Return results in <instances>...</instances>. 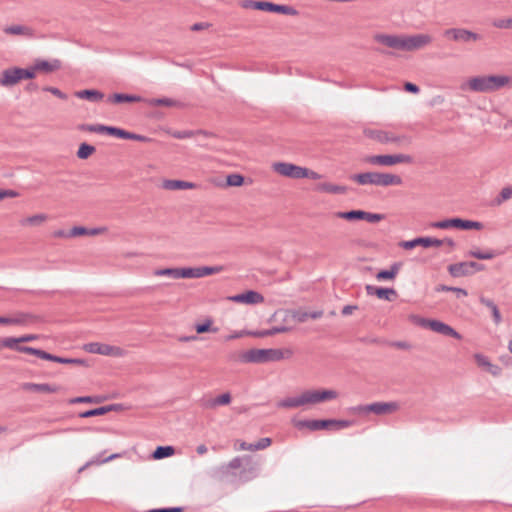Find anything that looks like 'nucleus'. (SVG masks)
<instances>
[{"label":"nucleus","instance_id":"nucleus-10","mask_svg":"<svg viewBox=\"0 0 512 512\" xmlns=\"http://www.w3.org/2000/svg\"><path fill=\"white\" fill-rule=\"evenodd\" d=\"M370 137L380 143H394L397 146H408L412 143V138L408 135H397L384 130L371 131Z\"/></svg>","mask_w":512,"mask_h":512},{"label":"nucleus","instance_id":"nucleus-55","mask_svg":"<svg viewBox=\"0 0 512 512\" xmlns=\"http://www.w3.org/2000/svg\"><path fill=\"white\" fill-rule=\"evenodd\" d=\"M47 216L45 214H36L25 219V223L30 225H38L45 221Z\"/></svg>","mask_w":512,"mask_h":512},{"label":"nucleus","instance_id":"nucleus-29","mask_svg":"<svg viewBox=\"0 0 512 512\" xmlns=\"http://www.w3.org/2000/svg\"><path fill=\"white\" fill-rule=\"evenodd\" d=\"M75 96L79 99H85L90 102H98L104 98V94L96 89H84L77 91Z\"/></svg>","mask_w":512,"mask_h":512},{"label":"nucleus","instance_id":"nucleus-59","mask_svg":"<svg viewBox=\"0 0 512 512\" xmlns=\"http://www.w3.org/2000/svg\"><path fill=\"white\" fill-rule=\"evenodd\" d=\"M43 91L50 92L51 94H53L54 96H56L62 100L67 99V95L56 87L46 86L43 88Z\"/></svg>","mask_w":512,"mask_h":512},{"label":"nucleus","instance_id":"nucleus-53","mask_svg":"<svg viewBox=\"0 0 512 512\" xmlns=\"http://www.w3.org/2000/svg\"><path fill=\"white\" fill-rule=\"evenodd\" d=\"M88 234V228L84 226H74L70 229L69 233L67 234L68 237H77L82 235Z\"/></svg>","mask_w":512,"mask_h":512},{"label":"nucleus","instance_id":"nucleus-18","mask_svg":"<svg viewBox=\"0 0 512 512\" xmlns=\"http://www.w3.org/2000/svg\"><path fill=\"white\" fill-rule=\"evenodd\" d=\"M432 41L431 36L428 34H416L403 38V50L412 51L419 49Z\"/></svg>","mask_w":512,"mask_h":512},{"label":"nucleus","instance_id":"nucleus-9","mask_svg":"<svg viewBox=\"0 0 512 512\" xmlns=\"http://www.w3.org/2000/svg\"><path fill=\"white\" fill-rule=\"evenodd\" d=\"M417 323L420 326L424 328H429L432 331L439 333L441 335L453 337L458 340L462 338L461 334L457 332L453 327L440 320L419 318L417 320Z\"/></svg>","mask_w":512,"mask_h":512},{"label":"nucleus","instance_id":"nucleus-38","mask_svg":"<svg viewBox=\"0 0 512 512\" xmlns=\"http://www.w3.org/2000/svg\"><path fill=\"white\" fill-rule=\"evenodd\" d=\"M156 276H167L174 279L183 278L182 268H161L154 271Z\"/></svg>","mask_w":512,"mask_h":512},{"label":"nucleus","instance_id":"nucleus-1","mask_svg":"<svg viewBox=\"0 0 512 512\" xmlns=\"http://www.w3.org/2000/svg\"><path fill=\"white\" fill-rule=\"evenodd\" d=\"M337 398L335 390H305L300 395L287 397L277 403L279 408H297L307 404H317Z\"/></svg>","mask_w":512,"mask_h":512},{"label":"nucleus","instance_id":"nucleus-35","mask_svg":"<svg viewBox=\"0 0 512 512\" xmlns=\"http://www.w3.org/2000/svg\"><path fill=\"white\" fill-rule=\"evenodd\" d=\"M163 186L169 190H183L191 189L195 187V184L183 180H165Z\"/></svg>","mask_w":512,"mask_h":512},{"label":"nucleus","instance_id":"nucleus-24","mask_svg":"<svg viewBox=\"0 0 512 512\" xmlns=\"http://www.w3.org/2000/svg\"><path fill=\"white\" fill-rule=\"evenodd\" d=\"M25 391L41 392V393H55L59 390V386L51 385L48 383H32L25 382L21 385Z\"/></svg>","mask_w":512,"mask_h":512},{"label":"nucleus","instance_id":"nucleus-31","mask_svg":"<svg viewBox=\"0 0 512 512\" xmlns=\"http://www.w3.org/2000/svg\"><path fill=\"white\" fill-rule=\"evenodd\" d=\"M316 190L319 192H325L330 194H345L348 190L346 186L336 185L328 182L319 183L316 186Z\"/></svg>","mask_w":512,"mask_h":512},{"label":"nucleus","instance_id":"nucleus-43","mask_svg":"<svg viewBox=\"0 0 512 512\" xmlns=\"http://www.w3.org/2000/svg\"><path fill=\"white\" fill-rule=\"evenodd\" d=\"M106 399V397L103 396H78L75 398L70 399L71 404L76 403H101Z\"/></svg>","mask_w":512,"mask_h":512},{"label":"nucleus","instance_id":"nucleus-5","mask_svg":"<svg viewBox=\"0 0 512 512\" xmlns=\"http://www.w3.org/2000/svg\"><path fill=\"white\" fill-rule=\"evenodd\" d=\"M245 363H268L284 359V351L278 348L250 349L241 355Z\"/></svg>","mask_w":512,"mask_h":512},{"label":"nucleus","instance_id":"nucleus-22","mask_svg":"<svg viewBox=\"0 0 512 512\" xmlns=\"http://www.w3.org/2000/svg\"><path fill=\"white\" fill-rule=\"evenodd\" d=\"M374 39L389 48L403 50V38L397 35L376 34Z\"/></svg>","mask_w":512,"mask_h":512},{"label":"nucleus","instance_id":"nucleus-47","mask_svg":"<svg viewBox=\"0 0 512 512\" xmlns=\"http://www.w3.org/2000/svg\"><path fill=\"white\" fill-rule=\"evenodd\" d=\"M101 415H105L104 406L89 409V410L79 413L80 418H90V417L101 416Z\"/></svg>","mask_w":512,"mask_h":512},{"label":"nucleus","instance_id":"nucleus-54","mask_svg":"<svg viewBox=\"0 0 512 512\" xmlns=\"http://www.w3.org/2000/svg\"><path fill=\"white\" fill-rule=\"evenodd\" d=\"M383 218H384L383 214L371 213V212L364 211V216H363L362 220H366L370 223H376V222L381 221Z\"/></svg>","mask_w":512,"mask_h":512},{"label":"nucleus","instance_id":"nucleus-23","mask_svg":"<svg viewBox=\"0 0 512 512\" xmlns=\"http://www.w3.org/2000/svg\"><path fill=\"white\" fill-rule=\"evenodd\" d=\"M474 359L478 366L486 369L493 376H500L502 373V369L500 366L493 364L487 356L481 353H476L474 355Z\"/></svg>","mask_w":512,"mask_h":512},{"label":"nucleus","instance_id":"nucleus-4","mask_svg":"<svg viewBox=\"0 0 512 512\" xmlns=\"http://www.w3.org/2000/svg\"><path fill=\"white\" fill-rule=\"evenodd\" d=\"M510 82V77L505 75L478 76L470 79L469 87L476 92H492L498 90Z\"/></svg>","mask_w":512,"mask_h":512},{"label":"nucleus","instance_id":"nucleus-64","mask_svg":"<svg viewBox=\"0 0 512 512\" xmlns=\"http://www.w3.org/2000/svg\"><path fill=\"white\" fill-rule=\"evenodd\" d=\"M404 90L409 93L417 94L419 93L420 88L412 82H406L404 84Z\"/></svg>","mask_w":512,"mask_h":512},{"label":"nucleus","instance_id":"nucleus-30","mask_svg":"<svg viewBox=\"0 0 512 512\" xmlns=\"http://www.w3.org/2000/svg\"><path fill=\"white\" fill-rule=\"evenodd\" d=\"M145 102L149 105V106H166V107H183V103L178 101V100H174L172 98H167V97H162V98H151V99H147L145 100Z\"/></svg>","mask_w":512,"mask_h":512},{"label":"nucleus","instance_id":"nucleus-60","mask_svg":"<svg viewBox=\"0 0 512 512\" xmlns=\"http://www.w3.org/2000/svg\"><path fill=\"white\" fill-rule=\"evenodd\" d=\"M15 350L18 351V352H21V353L35 355L37 357H39L40 351H41V349L34 348V347H31V346L16 347Z\"/></svg>","mask_w":512,"mask_h":512},{"label":"nucleus","instance_id":"nucleus-63","mask_svg":"<svg viewBox=\"0 0 512 512\" xmlns=\"http://www.w3.org/2000/svg\"><path fill=\"white\" fill-rule=\"evenodd\" d=\"M18 196V192H16L15 190H11V189H0V200H3L5 198H8V197H16Z\"/></svg>","mask_w":512,"mask_h":512},{"label":"nucleus","instance_id":"nucleus-34","mask_svg":"<svg viewBox=\"0 0 512 512\" xmlns=\"http://www.w3.org/2000/svg\"><path fill=\"white\" fill-rule=\"evenodd\" d=\"M334 216L347 221H359L363 219L364 210L338 211L334 213Z\"/></svg>","mask_w":512,"mask_h":512},{"label":"nucleus","instance_id":"nucleus-42","mask_svg":"<svg viewBox=\"0 0 512 512\" xmlns=\"http://www.w3.org/2000/svg\"><path fill=\"white\" fill-rule=\"evenodd\" d=\"M95 150L96 149L93 145L83 142L79 145L76 155L79 159L84 160L89 158L95 152Z\"/></svg>","mask_w":512,"mask_h":512},{"label":"nucleus","instance_id":"nucleus-21","mask_svg":"<svg viewBox=\"0 0 512 512\" xmlns=\"http://www.w3.org/2000/svg\"><path fill=\"white\" fill-rule=\"evenodd\" d=\"M367 409L370 410L371 413L376 415H382L386 413H391L397 411L399 409V403L396 401L391 402H373L367 404Z\"/></svg>","mask_w":512,"mask_h":512},{"label":"nucleus","instance_id":"nucleus-36","mask_svg":"<svg viewBox=\"0 0 512 512\" xmlns=\"http://www.w3.org/2000/svg\"><path fill=\"white\" fill-rule=\"evenodd\" d=\"M497 255H499V253L494 250L481 251L478 248L471 249L466 253V256L473 257L479 260H490Z\"/></svg>","mask_w":512,"mask_h":512},{"label":"nucleus","instance_id":"nucleus-37","mask_svg":"<svg viewBox=\"0 0 512 512\" xmlns=\"http://www.w3.org/2000/svg\"><path fill=\"white\" fill-rule=\"evenodd\" d=\"M479 301L481 304L485 305L486 307H488L491 310L494 322L496 324H499L501 322L502 318H501L500 311H499L497 305L494 303V301L491 299H488L484 296H481L479 298Z\"/></svg>","mask_w":512,"mask_h":512},{"label":"nucleus","instance_id":"nucleus-32","mask_svg":"<svg viewBox=\"0 0 512 512\" xmlns=\"http://www.w3.org/2000/svg\"><path fill=\"white\" fill-rule=\"evenodd\" d=\"M38 339V335L36 334H26L20 337H7L6 343L9 345L10 349H16V347H24L20 345V343L31 342Z\"/></svg>","mask_w":512,"mask_h":512},{"label":"nucleus","instance_id":"nucleus-3","mask_svg":"<svg viewBox=\"0 0 512 512\" xmlns=\"http://www.w3.org/2000/svg\"><path fill=\"white\" fill-rule=\"evenodd\" d=\"M292 423L298 430L307 428L311 431L317 430H341L352 425V421L338 419H293Z\"/></svg>","mask_w":512,"mask_h":512},{"label":"nucleus","instance_id":"nucleus-57","mask_svg":"<svg viewBox=\"0 0 512 512\" xmlns=\"http://www.w3.org/2000/svg\"><path fill=\"white\" fill-rule=\"evenodd\" d=\"M21 72H22L23 80H26V79H33V78H35L37 71H36L35 66L33 64V65L28 66L26 68H21Z\"/></svg>","mask_w":512,"mask_h":512},{"label":"nucleus","instance_id":"nucleus-50","mask_svg":"<svg viewBox=\"0 0 512 512\" xmlns=\"http://www.w3.org/2000/svg\"><path fill=\"white\" fill-rule=\"evenodd\" d=\"M322 316H323V311L322 310H317V311H312V312H304V313L300 314L297 319H298L299 322H304L308 318L319 319Z\"/></svg>","mask_w":512,"mask_h":512},{"label":"nucleus","instance_id":"nucleus-15","mask_svg":"<svg viewBox=\"0 0 512 512\" xmlns=\"http://www.w3.org/2000/svg\"><path fill=\"white\" fill-rule=\"evenodd\" d=\"M85 350L89 353L105 355V356H118L121 349L116 346L103 344L99 342H90L85 344Z\"/></svg>","mask_w":512,"mask_h":512},{"label":"nucleus","instance_id":"nucleus-2","mask_svg":"<svg viewBox=\"0 0 512 512\" xmlns=\"http://www.w3.org/2000/svg\"><path fill=\"white\" fill-rule=\"evenodd\" d=\"M352 181L357 182L359 185H376V186H390L401 185L402 178L395 174L379 173V172H364L350 175Z\"/></svg>","mask_w":512,"mask_h":512},{"label":"nucleus","instance_id":"nucleus-48","mask_svg":"<svg viewBox=\"0 0 512 512\" xmlns=\"http://www.w3.org/2000/svg\"><path fill=\"white\" fill-rule=\"evenodd\" d=\"M241 458L240 457H234L232 460H230L227 464L222 465L220 468V471L222 473H226L230 469H238L241 466Z\"/></svg>","mask_w":512,"mask_h":512},{"label":"nucleus","instance_id":"nucleus-45","mask_svg":"<svg viewBox=\"0 0 512 512\" xmlns=\"http://www.w3.org/2000/svg\"><path fill=\"white\" fill-rule=\"evenodd\" d=\"M512 197V186H507L502 188L498 196L495 198L494 203L496 205H500L504 201L510 199Z\"/></svg>","mask_w":512,"mask_h":512},{"label":"nucleus","instance_id":"nucleus-39","mask_svg":"<svg viewBox=\"0 0 512 512\" xmlns=\"http://www.w3.org/2000/svg\"><path fill=\"white\" fill-rule=\"evenodd\" d=\"M175 448L173 446L167 445V446H158L152 453V457L154 459H164L167 457H170L174 454Z\"/></svg>","mask_w":512,"mask_h":512},{"label":"nucleus","instance_id":"nucleus-56","mask_svg":"<svg viewBox=\"0 0 512 512\" xmlns=\"http://www.w3.org/2000/svg\"><path fill=\"white\" fill-rule=\"evenodd\" d=\"M271 443H272L271 438L264 437V438H261L260 440H258L257 442L253 443V448L255 449V451L263 450V449L269 447L271 445Z\"/></svg>","mask_w":512,"mask_h":512},{"label":"nucleus","instance_id":"nucleus-62","mask_svg":"<svg viewBox=\"0 0 512 512\" xmlns=\"http://www.w3.org/2000/svg\"><path fill=\"white\" fill-rule=\"evenodd\" d=\"M31 317L32 316L28 313H20L15 317H11L13 320H17V322H13L12 324H14V325L23 324Z\"/></svg>","mask_w":512,"mask_h":512},{"label":"nucleus","instance_id":"nucleus-49","mask_svg":"<svg viewBox=\"0 0 512 512\" xmlns=\"http://www.w3.org/2000/svg\"><path fill=\"white\" fill-rule=\"evenodd\" d=\"M106 134L119 139H124L126 135V130L115 126H107Z\"/></svg>","mask_w":512,"mask_h":512},{"label":"nucleus","instance_id":"nucleus-7","mask_svg":"<svg viewBox=\"0 0 512 512\" xmlns=\"http://www.w3.org/2000/svg\"><path fill=\"white\" fill-rule=\"evenodd\" d=\"M431 226L433 228L438 229H450V228H456L460 230H480L483 228V224L479 221H473V220H467L462 218H447L444 220L436 221L431 223Z\"/></svg>","mask_w":512,"mask_h":512},{"label":"nucleus","instance_id":"nucleus-16","mask_svg":"<svg viewBox=\"0 0 512 512\" xmlns=\"http://www.w3.org/2000/svg\"><path fill=\"white\" fill-rule=\"evenodd\" d=\"M419 245L424 248H429L432 246L439 247L442 245V241H440V239H438V238H433V237L427 236V237H416L414 239L402 241L400 243V246L406 250L413 249Z\"/></svg>","mask_w":512,"mask_h":512},{"label":"nucleus","instance_id":"nucleus-26","mask_svg":"<svg viewBox=\"0 0 512 512\" xmlns=\"http://www.w3.org/2000/svg\"><path fill=\"white\" fill-rule=\"evenodd\" d=\"M290 330H291L290 327L281 325V326H274V327H271L269 329H264V330L248 331L247 335H250L253 337H258V338H263V337L272 336V335H275L278 333L288 332Z\"/></svg>","mask_w":512,"mask_h":512},{"label":"nucleus","instance_id":"nucleus-46","mask_svg":"<svg viewBox=\"0 0 512 512\" xmlns=\"http://www.w3.org/2000/svg\"><path fill=\"white\" fill-rule=\"evenodd\" d=\"M80 129L89 132L106 134L107 126L103 124H82Z\"/></svg>","mask_w":512,"mask_h":512},{"label":"nucleus","instance_id":"nucleus-52","mask_svg":"<svg viewBox=\"0 0 512 512\" xmlns=\"http://www.w3.org/2000/svg\"><path fill=\"white\" fill-rule=\"evenodd\" d=\"M57 363L60 364H77V365H87V362L81 358H66L58 356Z\"/></svg>","mask_w":512,"mask_h":512},{"label":"nucleus","instance_id":"nucleus-61","mask_svg":"<svg viewBox=\"0 0 512 512\" xmlns=\"http://www.w3.org/2000/svg\"><path fill=\"white\" fill-rule=\"evenodd\" d=\"M184 507L177 506V507H163V508H154L147 510L146 512H183Z\"/></svg>","mask_w":512,"mask_h":512},{"label":"nucleus","instance_id":"nucleus-12","mask_svg":"<svg viewBox=\"0 0 512 512\" xmlns=\"http://www.w3.org/2000/svg\"><path fill=\"white\" fill-rule=\"evenodd\" d=\"M225 270L223 265L182 267L183 278H201L204 276L220 273Z\"/></svg>","mask_w":512,"mask_h":512},{"label":"nucleus","instance_id":"nucleus-14","mask_svg":"<svg viewBox=\"0 0 512 512\" xmlns=\"http://www.w3.org/2000/svg\"><path fill=\"white\" fill-rule=\"evenodd\" d=\"M273 167L277 173L291 179H303L304 174H306L305 167L293 163L278 162L275 163Z\"/></svg>","mask_w":512,"mask_h":512},{"label":"nucleus","instance_id":"nucleus-11","mask_svg":"<svg viewBox=\"0 0 512 512\" xmlns=\"http://www.w3.org/2000/svg\"><path fill=\"white\" fill-rule=\"evenodd\" d=\"M368 162L381 166H392L398 163L411 164L413 163V157L408 154L373 155L368 158Z\"/></svg>","mask_w":512,"mask_h":512},{"label":"nucleus","instance_id":"nucleus-19","mask_svg":"<svg viewBox=\"0 0 512 512\" xmlns=\"http://www.w3.org/2000/svg\"><path fill=\"white\" fill-rule=\"evenodd\" d=\"M365 290L367 295L376 296L381 300L393 301L397 297V291L394 288L366 285Z\"/></svg>","mask_w":512,"mask_h":512},{"label":"nucleus","instance_id":"nucleus-6","mask_svg":"<svg viewBox=\"0 0 512 512\" xmlns=\"http://www.w3.org/2000/svg\"><path fill=\"white\" fill-rule=\"evenodd\" d=\"M243 8H252L255 10L266 11L270 13H278L284 15L295 16L298 15V11L289 5L284 4H276L269 1H254V0H245L242 2Z\"/></svg>","mask_w":512,"mask_h":512},{"label":"nucleus","instance_id":"nucleus-27","mask_svg":"<svg viewBox=\"0 0 512 512\" xmlns=\"http://www.w3.org/2000/svg\"><path fill=\"white\" fill-rule=\"evenodd\" d=\"M36 71L52 72L58 70L61 67V61L59 59H53L52 61L37 59L34 63Z\"/></svg>","mask_w":512,"mask_h":512},{"label":"nucleus","instance_id":"nucleus-40","mask_svg":"<svg viewBox=\"0 0 512 512\" xmlns=\"http://www.w3.org/2000/svg\"><path fill=\"white\" fill-rule=\"evenodd\" d=\"M231 395L230 393L226 392L223 394L218 395L217 397L209 400L206 404V407L214 408L216 406H224L228 405L231 402Z\"/></svg>","mask_w":512,"mask_h":512},{"label":"nucleus","instance_id":"nucleus-20","mask_svg":"<svg viewBox=\"0 0 512 512\" xmlns=\"http://www.w3.org/2000/svg\"><path fill=\"white\" fill-rule=\"evenodd\" d=\"M230 300H232L233 302H236V303H244V304L253 305V304H258V303L263 302L264 297L262 296V294H260L257 291L247 290L243 293L236 294V295L230 297Z\"/></svg>","mask_w":512,"mask_h":512},{"label":"nucleus","instance_id":"nucleus-33","mask_svg":"<svg viewBox=\"0 0 512 512\" xmlns=\"http://www.w3.org/2000/svg\"><path fill=\"white\" fill-rule=\"evenodd\" d=\"M4 32L10 35H23L26 37H32L34 35L33 30L30 27L24 25L7 26L4 29Z\"/></svg>","mask_w":512,"mask_h":512},{"label":"nucleus","instance_id":"nucleus-44","mask_svg":"<svg viewBox=\"0 0 512 512\" xmlns=\"http://www.w3.org/2000/svg\"><path fill=\"white\" fill-rule=\"evenodd\" d=\"M245 178L238 173L229 174L226 177V184L231 187H239L244 184Z\"/></svg>","mask_w":512,"mask_h":512},{"label":"nucleus","instance_id":"nucleus-25","mask_svg":"<svg viewBox=\"0 0 512 512\" xmlns=\"http://www.w3.org/2000/svg\"><path fill=\"white\" fill-rule=\"evenodd\" d=\"M402 265V262H394L389 269L379 270L375 277L378 281L394 280L397 274L399 273Z\"/></svg>","mask_w":512,"mask_h":512},{"label":"nucleus","instance_id":"nucleus-58","mask_svg":"<svg viewBox=\"0 0 512 512\" xmlns=\"http://www.w3.org/2000/svg\"><path fill=\"white\" fill-rule=\"evenodd\" d=\"M175 139H187L195 136L194 130H181L172 133Z\"/></svg>","mask_w":512,"mask_h":512},{"label":"nucleus","instance_id":"nucleus-17","mask_svg":"<svg viewBox=\"0 0 512 512\" xmlns=\"http://www.w3.org/2000/svg\"><path fill=\"white\" fill-rule=\"evenodd\" d=\"M21 80H23L21 67H10L1 72L0 85L3 87H12Z\"/></svg>","mask_w":512,"mask_h":512},{"label":"nucleus","instance_id":"nucleus-28","mask_svg":"<svg viewBox=\"0 0 512 512\" xmlns=\"http://www.w3.org/2000/svg\"><path fill=\"white\" fill-rule=\"evenodd\" d=\"M109 102H113L116 104L126 103V102H141L144 99L135 94H125V93H114L110 95L107 99Z\"/></svg>","mask_w":512,"mask_h":512},{"label":"nucleus","instance_id":"nucleus-13","mask_svg":"<svg viewBox=\"0 0 512 512\" xmlns=\"http://www.w3.org/2000/svg\"><path fill=\"white\" fill-rule=\"evenodd\" d=\"M444 36L457 42L470 43L478 41L481 36L478 33L464 28H449L444 31Z\"/></svg>","mask_w":512,"mask_h":512},{"label":"nucleus","instance_id":"nucleus-51","mask_svg":"<svg viewBox=\"0 0 512 512\" xmlns=\"http://www.w3.org/2000/svg\"><path fill=\"white\" fill-rule=\"evenodd\" d=\"M493 26L499 29H512V17L506 19H496Z\"/></svg>","mask_w":512,"mask_h":512},{"label":"nucleus","instance_id":"nucleus-8","mask_svg":"<svg viewBox=\"0 0 512 512\" xmlns=\"http://www.w3.org/2000/svg\"><path fill=\"white\" fill-rule=\"evenodd\" d=\"M447 270L451 277L460 278L471 276L476 272L485 270V265L476 261H462L458 263L450 264Z\"/></svg>","mask_w":512,"mask_h":512},{"label":"nucleus","instance_id":"nucleus-41","mask_svg":"<svg viewBox=\"0 0 512 512\" xmlns=\"http://www.w3.org/2000/svg\"><path fill=\"white\" fill-rule=\"evenodd\" d=\"M212 323H213V321L211 318H207L201 323H196L195 330H196L197 334H203V333H207V332H213V333L217 332L218 328L213 327Z\"/></svg>","mask_w":512,"mask_h":512}]
</instances>
